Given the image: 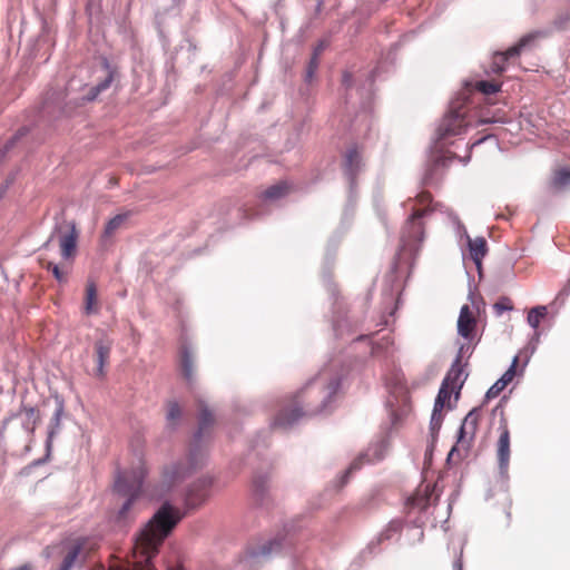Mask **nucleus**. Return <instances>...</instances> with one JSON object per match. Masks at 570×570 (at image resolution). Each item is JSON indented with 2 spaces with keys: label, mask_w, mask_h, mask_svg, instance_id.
<instances>
[{
  "label": "nucleus",
  "mask_w": 570,
  "mask_h": 570,
  "mask_svg": "<svg viewBox=\"0 0 570 570\" xmlns=\"http://www.w3.org/2000/svg\"><path fill=\"white\" fill-rule=\"evenodd\" d=\"M180 519L179 511L165 503L137 537L132 548L135 557L148 563Z\"/></svg>",
  "instance_id": "1"
},
{
  "label": "nucleus",
  "mask_w": 570,
  "mask_h": 570,
  "mask_svg": "<svg viewBox=\"0 0 570 570\" xmlns=\"http://www.w3.org/2000/svg\"><path fill=\"white\" fill-rule=\"evenodd\" d=\"M79 233L75 224H69L66 228H59L57 232L51 234L48 240L43 244V248L49 250L58 245L62 263L56 264L45 256L39 258L42 268L52 272L53 277L61 284L68 282L71 264L77 254Z\"/></svg>",
  "instance_id": "2"
},
{
  "label": "nucleus",
  "mask_w": 570,
  "mask_h": 570,
  "mask_svg": "<svg viewBox=\"0 0 570 570\" xmlns=\"http://www.w3.org/2000/svg\"><path fill=\"white\" fill-rule=\"evenodd\" d=\"M436 206L438 204L434 205L432 202L431 193L421 191L416 195L413 200L412 214L403 227L402 240L406 245L421 243L423 240L424 226L422 218L434 212Z\"/></svg>",
  "instance_id": "3"
},
{
  "label": "nucleus",
  "mask_w": 570,
  "mask_h": 570,
  "mask_svg": "<svg viewBox=\"0 0 570 570\" xmlns=\"http://www.w3.org/2000/svg\"><path fill=\"white\" fill-rule=\"evenodd\" d=\"M337 389L338 382L335 379H328L325 373H321L299 391L297 397L306 395V412L314 414L325 409Z\"/></svg>",
  "instance_id": "4"
},
{
  "label": "nucleus",
  "mask_w": 570,
  "mask_h": 570,
  "mask_svg": "<svg viewBox=\"0 0 570 570\" xmlns=\"http://www.w3.org/2000/svg\"><path fill=\"white\" fill-rule=\"evenodd\" d=\"M147 474L146 463L142 458L137 459V463L130 469L119 473L115 482V489L118 493L128 497V500L119 511V518L124 519L130 509L132 500L140 493L144 479Z\"/></svg>",
  "instance_id": "5"
},
{
  "label": "nucleus",
  "mask_w": 570,
  "mask_h": 570,
  "mask_svg": "<svg viewBox=\"0 0 570 570\" xmlns=\"http://www.w3.org/2000/svg\"><path fill=\"white\" fill-rule=\"evenodd\" d=\"M472 125L464 100L458 99L451 104L449 112L441 120L436 129V139L442 141L451 136L460 135Z\"/></svg>",
  "instance_id": "6"
},
{
  "label": "nucleus",
  "mask_w": 570,
  "mask_h": 570,
  "mask_svg": "<svg viewBox=\"0 0 570 570\" xmlns=\"http://www.w3.org/2000/svg\"><path fill=\"white\" fill-rule=\"evenodd\" d=\"M204 460V454L198 450H191L187 463H174L165 466L161 473V487L168 491L175 484L181 482L194 470H196Z\"/></svg>",
  "instance_id": "7"
},
{
  "label": "nucleus",
  "mask_w": 570,
  "mask_h": 570,
  "mask_svg": "<svg viewBox=\"0 0 570 570\" xmlns=\"http://www.w3.org/2000/svg\"><path fill=\"white\" fill-rule=\"evenodd\" d=\"M542 33L539 31L528 33L523 36L518 43L508 48L505 51L495 52L492 57V61L489 66V73L501 75L505 71L510 60L520 57L522 51L534 45L535 40L541 37Z\"/></svg>",
  "instance_id": "8"
},
{
  "label": "nucleus",
  "mask_w": 570,
  "mask_h": 570,
  "mask_svg": "<svg viewBox=\"0 0 570 570\" xmlns=\"http://www.w3.org/2000/svg\"><path fill=\"white\" fill-rule=\"evenodd\" d=\"M499 438L495 443V454L499 472L503 478L508 476L510 456H511V434L508 421L502 414L499 425Z\"/></svg>",
  "instance_id": "9"
},
{
  "label": "nucleus",
  "mask_w": 570,
  "mask_h": 570,
  "mask_svg": "<svg viewBox=\"0 0 570 570\" xmlns=\"http://www.w3.org/2000/svg\"><path fill=\"white\" fill-rule=\"evenodd\" d=\"M114 341L107 335L99 337L94 344V354L97 362V375H105V367L109 364Z\"/></svg>",
  "instance_id": "10"
},
{
  "label": "nucleus",
  "mask_w": 570,
  "mask_h": 570,
  "mask_svg": "<svg viewBox=\"0 0 570 570\" xmlns=\"http://www.w3.org/2000/svg\"><path fill=\"white\" fill-rule=\"evenodd\" d=\"M212 480L209 478L199 479L188 490L186 495V505L188 508H197L206 501L209 495Z\"/></svg>",
  "instance_id": "11"
},
{
  "label": "nucleus",
  "mask_w": 570,
  "mask_h": 570,
  "mask_svg": "<svg viewBox=\"0 0 570 570\" xmlns=\"http://www.w3.org/2000/svg\"><path fill=\"white\" fill-rule=\"evenodd\" d=\"M476 318L469 305H463L458 318V333L469 342L475 336Z\"/></svg>",
  "instance_id": "12"
},
{
  "label": "nucleus",
  "mask_w": 570,
  "mask_h": 570,
  "mask_svg": "<svg viewBox=\"0 0 570 570\" xmlns=\"http://www.w3.org/2000/svg\"><path fill=\"white\" fill-rule=\"evenodd\" d=\"M480 413L476 409H473L466 414L459 431V442H465V440H473L478 429Z\"/></svg>",
  "instance_id": "13"
},
{
  "label": "nucleus",
  "mask_w": 570,
  "mask_h": 570,
  "mask_svg": "<svg viewBox=\"0 0 570 570\" xmlns=\"http://www.w3.org/2000/svg\"><path fill=\"white\" fill-rule=\"evenodd\" d=\"M462 375H463V367L461 365V355H459L456 357V360L454 361V363L452 364L451 368L449 370L442 384L448 387H451V390H458V392H459L463 385Z\"/></svg>",
  "instance_id": "14"
},
{
  "label": "nucleus",
  "mask_w": 570,
  "mask_h": 570,
  "mask_svg": "<svg viewBox=\"0 0 570 570\" xmlns=\"http://www.w3.org/2000/svg\"><path fill=\"white\" fill-rule=\"evenodd\" d=\"M83 309L87 315L97 314L99 312L97 287L94 282H88L86 285Z\"/></svg>",
  "instance_id": "15"
},
{
  "label": "nucleus",
  "mask_w": 570,
  "mask_h": 570,
  "mask_svg": "<svg viewBox=\"0 0 570 570\" xmlns=\"http://www.w3.org/2000/svg\"><path fill=\"white\" fill-rule=\"evenodd\" d=\"M19 414L24 415L23 429L32 434L40 422V414L36 407L22 405Z\"/></svg>",
  "instance_id": "16"
},
{
  "label": "nucleus",
  "mask_w": 570,
  "mask_h": 570,
  "mask_svg": "<svg viewBox=\"0 0 570 570\" xmlns=\"http://www.w3.org/2000/svg\"><path fill=\"white\" fill-rule=\"evenodd\" d=\"M291 189L292 186L287 181H278L277 184L272 185L271 187L265 189L262 193L261 197L264 200H277L285 197L291 191Z\"/></svg>",
  "instance_id": "17"
},
{
  "label": "nucleus",
  "mask_w": 570,
  "mask_h": 570,
  "mask_svg": "<svg viewBox=\"0 0 570 570\" xmlns=\"http://www.w3.org/2000/svg\"><path fill=\"white\" fill-rule=\"evenodd\" d=\"M302 409L295 407L289 411L283 410L278 413L273 422V426L275 428H286L294 423L303 415Z\"/></svg>",
  "instance_id": "18"
},
{
  "label": "nucleus",
  "mask_w": 570,
  "mask_h": 570,
  "mask_svg": "<svg viewBox=\"0 0 570 570\" xmlns=\"http://www.w3.org/2000/svg\"><path fill=\"white\" fill-rule=\"evenodd\" d=\"M469 249H470L471 258L480 267L481 261L488 252L487 240L483 237H476L474 239H469Z\"/></svg>",
  "instance_id": "19"
},
{
  "label": "nucleus",
  "mask_w": 570,
  "mask_h": 570,
  "mask_svg": "<svg viewBox=\"0 0 570 570\" xmlns=\"http://www.w3.org/2000/svg\"><path fill=\"white\" fill-rule=\"evenodd\" d=\"M180 370L187 381H191L195 374L193 353L184 346L180 351Z\"/></svg>",
  "instance_id": "20"
},
{
  "label": "nucleus",
  "mask_w": 570,
  "mask_h": 570,
  "mask_svg": "<svg viewBox=\"0 0 570 570\" xmlns=\"http://www.w3.org/2000/svg\"><path fill=\"white\" fill-rule=\"evenodd\" d=\"M65 411L63 402L57 401V407L56 411L50 420L49 424V432H48V443H50L53 439V436L59 432L60 424H61V417Z\"/></svg>",
  "instance_id": "21"
},
{
  "label": "nucleus",
  "mask_w": 570,
  "mask_h": 570,
  "mask_svg": "<svg viewBox=\"0 0 570 570\" xmlns=\"http://www.w3.org/2000/svg\"><path fill=\"white\" fill-rule=\"evenodd\" d=\"M361 153L357 147H351L345 155V167L351 175H354L361 165Z\"/></svg>",
  "instance_id": "22"
},
{
  "label": "nucleus",
  "mask_w": 570,
  "mask_h": 570,
  "mask_svg": "<svg viewBox=\"0 0 570 570\" xmlns=\"http://www.w3.org/2000/svg\"><path fill=\"white\" fill-rule=\"evenodd\" d=\"M128 217H129V214L126 213V214H118L115 217H112L111 219H109L105 226L102 237L104 238L111 237L125 224V222L127 220Z\"/></svg>",
  "instance_id": "23"
},
{
  "label": "nucleus",
  "mask_w": 570,
  "mask_h": 570,
  "mask_svg": "<svg viewBox=\"0 0 570 570\" xmlns=\"http://www.w3.org/2000/svg\"><path fill=\"white\" fill-rule=\"evenodd\" d=\"M468 87H472V89H475L483 95H492V94L500 91L501 82H498L494 80H491V81L481 80V81H476L473 85L469 83Z\"/></svg>",
  "instance_id": "24"
},
{
  "label": "nucleus",
  "mask_w": 570,
  "mask_h": 570,
  "mask_svg": "<svg viewBox=\"0 0 570 570\" xmlns=\"http://www.w3.org/2000/svg\"><path fill=\"white\" fill-rule=\"evenodd\" d=\"M547 315V307L546 306H537V307H533L529 313H528V323L530 324L531 327L533 328H537L539 327L541 321L546 317Z\"/></svg>",
  "instance_id": "25"
},
{
  "label": "nucleus",
  "mask_w": 570,
  "mask_h": 570,
  "mask_svg": "<svg viewBox=\"0 0 570 570\" xmlns=\"http://www.w3.org/2000/svg\"><path fill=\"white\" fill-rule=\"evenodd\" d=\"M454 390H451V387H448V386L441 384V387L439 390L438 396L434 402L435 412L443 411L445 403L450 401L451 393Z\"/></svg>",
  "instance_id": "26"
},
{
  "label": "nucleus",
  "mask_w": 570,
  "mask_h": 570,
  "mask_svg": "<svg viewBox=\"0 0 570 570\" xmlns=\"http://www.w3.org/2000/svg\"><path fill=\"white\" fill-rule=\"evenodd\" d=\"M213 414L207 410L203 409L199 415V429L196 434V441L198 442L202 438V434L205 432V430L213 423Z\"/></svg>",
  "instance_id": "27"
},
{
  "label": "nucleus",
  "mask_w": 570,
  "mask_h": 570,
  "mask_svg": "<svg viewBox=\"0 0 570 570\" xmlns=\"http://www.w3.org/2000/svg\"><path fill=\"white\" fill-rule=\"evenodd\" d=\"M181 416V409L177 402H169L167 409V421L175 425Z\"/></svg>",
  "instance_id": "28"
},
{
  "label": "nucleus",
  "mask_w": 570,
  "mask_h": 570,
  "mask_svg": "<svg viewBox=\"0 0 570 570\" xmlns=\"http://www.w3.org/2000/svg\"><path fill=\"white\" fill-rule=\"evenodd\" d=\"M80 546H75L65 557L60 570H70L80 553Z\"/></svg>",
  "instance_id": "29"
},
{
  "label": "nucleus",
  "mask_w": 570,
  "mask_h": 570,
  "mask_svg": "<svg viewBox=\"0 0 570 570\" xmlns=\"http://www.w3.org/2000/svg\"><path fill=\"white\" fill-rule=\"evenodd\" d=\"M518 363H519V357L515 356L513 358V362L511 364V366L504 372V374L499 379V381L501 383H503L505 386H508L514 379L515 374H517V366H518Z\"/></svg>",
  "instance_id": "30"
},
{
  "label": "nucleus",
  "mask_w": 570,
  "mask_h": 570,
  "mask_svg": "<svg viewBox=\"0 0 570 570\" xmlns=\"http://www.w3.org/2000/svg\"><path fill=\"white\" fill-rule=\"evenodd\" d=\"M556 186H564L570 183V169L568 168H561L556 171L554 178H553Z\"/></svg>",
  "instance_id": "31"
},
{
  "label": "nucleus",
  "mask_w": 570,
  "mask_h": 570,
  "mask_svg": "<svg viewBox=\"0 0 570 570\" xmlns=\"http://www.w3.org/2000/svg\"><path fill=\"white\" fill-rule=\"evenodd\" d=\"M370 462L366 454L358 455L348 466L345 476H350L353 472L360 470L364 463Z\"/></svg>",
  "instance_id": "32"
},
{
  "label": "nucleus",
  "mask_w": 570,
  "mask_h": 570,
  "mask_svg": "<svg viewBox=\"0 0 570 570\" xmlns=\"http://www.w3.org/2000/svg\"><path fill=\"white\" fill-rule=\"evenodd\" d=\"M507 386L501 383L499 380L488 390L487 394H485V399L489 401V400H492L497 396H499V394L505 389Z\"/></svg>",
  "instance_id": "33"
},
{
  "label": "nucleus",
  "mask_w": 570,
  "mask_h": 570,
  "mask_svg": "<svg viewBox=\"0 0 570 570\" xmlns=\"http://www.w3.org/2000/svg\"><path fill=\"white\" fill-rule=\"evenodd\" d=\"M493 308L498 314H502L504 311L512 309V305L509 298H502L493 305Z\"/></svg>",
  "instance_id": "34"
},
{
  "label": "nucleus",
  "mask_w": 570,
  "mask_h": 570,
  "mask_svg": "<svg viewBox=\"0 0 570 570\" xmlns=\"http://www.w3.org/2000/svg\"><path fill=\"white\" fill-rule=\"evenodd\" d=\"M318 65H320V58L312 56L308 67H307V72H306V78L308 80L312 79V77L314 76L315 71L318 68Z\"/></svg>",
  "instance_id": "35"
},
{
  "label": "nucleus",
  "mask_w": 570,
  "mask_h": 570,
  "mask_svg": "<svg viewBox=\"0 0 570 570\" xmlns=\"http://www.w3.org/2000/svg\"><path fill=\"white\" fill-rule=\"evenodd\" d=\"M442 420H443L442 411L435 412V406H434L433 412H432V417H431L432 429L440 428Z\"/></svg>",
  "instance_id": "36"
},
{
  "label": "nucleus",
  "mask_w": 570,
  "mask_h": 570,
  "mask_svg": "<svg viewBox=\"0 0 570 570\" xmlns=\"http://www.w3.org/2000/svg\"><path fill=\"white\" fill-rule=\"evenodd\" d=\"M428 503H429V498H428V497H426V498H423V499H416V498H414V499L412 500V502H411V504H412V505H417V507H420L421 509H425V508H426V505H428Z\"/></svg>",
  "instance_id": "37"
},
{
  "label": "nucleus",
  "mask_w": 570,
  "mask_h": 570,
  "mask_svg": "<svg viewBox=\"0 0 570 570\" xmlns=\"http://www.w3.org/2000/svg\"><path fill=\"white\" fill-rule=\"evenodd\" d=\"M278 548H279V542L273 541L269 543L268 547H266V546L263 547V553L268 554V553L273 552L274 550H277Z\"/></svg>",
  "instance_id": "38"
},
{
  "label": "nucleus",
  "mask_w": 570,
  "mask_h": 570,
  "mask_svg": "<svg viewBox=\"0 0 570 570\" xmlns=\"http://www.w3.org/2000/svg\"><path fill=\"white\" fill-rule=\"evenodd\" d=\"M462 553L463 551L461 550L456 560L453 563V570H463Z\"/></svg>",
  "instance_id": "39"
},
{
  "label": "nucleus",
  "mask_w": 570,
  "mask_h": 570,
  "mask_svg": "<svg viewBox=\"0 0 570 570\" xmlns=\"http://www.w3.org/2000/svg\"><path fill=\"white\" fill-rule=\"evenodd\" d=\"M402 528V524L400 521H392L389 525V530H393L395 532H399Z\"/></svg>",
  "instance_id": "40"
},
{
  "label": "nucleus",
  "mask_w": 570,
  "mask_h": 570,
  "mask_svg": "<svg viewBox=\"0 0 570 570\" xmlns=\"http://www.w3.org/2000/svg\"><path fill=\"white\" fill-rule=\"evenodd\" d=\"M323 50H324V45L320 43L317 47H315L313 56L320 58V56L322 55Z\"/></svg>",
  "instance_id": "41"
},
{
  "label": "nucleus",
  "mask_w": 570,
  "mask_h": 570,
  "mask_svg": "<svg viewBox=\"0 0 570 570\" xmlns=\"http://www.w3.org/2000/svg\"><path fill=\"white\" fill-rule=\"evenodd\" d=\"M168 570H184L181 564H177L175 567L169 568Z\"/></svg>",
  "instance_id": "42"
},
{
  "label": "nucleus",
  "mask_w": 570,
  "mask_h": 570,
  "mask_svg": "<svg viewBox=\"0 0 570 570\" xmlns=\"http://www.w3.org/2000/svg\"><path fill=\"white\" fill-rule=\"evenodd\" d=\"M108 87V82L98 86V90H104Z\"/></svg>",
  "instance_id": "43"
},
{
  "label": "nucleus",
  "mask_w": 570,
  "mask_h": 570,
  "mask_svg": "<svg viewBox=\"0 0 570 570\" xmlns=\"http://www.w3.org/2000/svg\"><path fill=\"white\" fill-rule=\"evenodd\" d=\"M14 415L7 417L6 422L10 421Z\"/></svg>",
  "instance_id": "44"
}]
</instances>
